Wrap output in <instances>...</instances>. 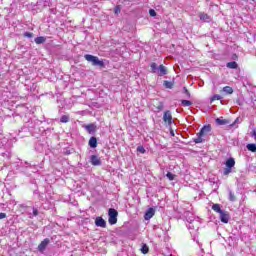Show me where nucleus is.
<instances>
[{
    "instance_id": "1",
    "label": "nucleus",
    "mask_w": 256,
    "mask_h": 256,
    "mask_svg": "<svg viewBox=\"0 0 256 256\" xmlns=\"http://www.w3.org/2000/svg\"><path fill=\"white\" fill-rule=\"evenodd\" d=\"M84 59L88 61V63H92L94 67H105V62L103 60H99V57L91 55V54H85Z\"/></svg>"
},
{
    "instance_id": "2",
    "label": "nucleus",
    "mask_w": 256,
    "mask_h": 256,
    "mask_svg": "<svg viewBox=\"0 0 256 256\" xmlns=\"http://www.w3.org/2000/svg\"><path fill=\"white\" fill-rule=\"evenodd\" d=\"M209 133H211V125L203 126L200 132L198 133L197 138H194V143H203V137H205V135H209Z\"/></svg>"
},
{
    "instance_id": "3",
    "label": "nucleus",
    "mask_w": 256,
    "mask_h": 256,
    "mask_svg": "<svg viewBox=\"0 0 256 256\" xmlns=\"http://www.w3.org/2000/svg\"><path fill=\"white\" fill-rule=\"evenodd\" d=\"M119 215V212L115 210V208H109L108 210V223L110 225H115L117 223V217Z\"/></svg>"
},
{
    "instance_id": "4",
    "label": "nucleus",
    "mask_w": 256,
    "mask_h": 256,
    "mask_svg": "<svg viewBox=\"0 0 256 256\" xmlns=\"http://www.w3.org/2000/svg\"><path fill=\"white\" fill-rule=\"evenodd\" d=\"M188 230L190 231L193 241H196L199 245V240L197 239V235H199V226H188Z\"/></svg>"
},
{
    "instance_id": "5",
    "label": "nucleus",
    "mask_w": 256,
    "mask_h": 256,
    "mask_svg": "<svg viewBox=\"0 0 256 256\" xmlns=\"http://www.w3.org/2000/svg\"><path fill=\"white\" fill-rule=\"evenodd\" d=\"M50 240L49 238L44 239L39 245H38V251L40 253H45V250L47 249V245H49Z\"/></svg>"
},
{
    "instance_id": "6",
    "label": "nucleus",
    "mask_w": 256,
    "mask_h": 256,
    "mask_svg": "<svg viewBox=\"0 0 256 256\" xmlns=\"http://www.w3.org/2000/svg\"><path fill=\"white\" fill-rule=\"evenodd\" d=\"M163 121L168 125H171V123H173V116L171 115V111L167 110L164 112Z\"/></svg>"
},
{
    "instance_id": "7",
    "label": "nucleus",
    "mask_w": 256,
    "mask_h": 256,
    "mask_svg": "<svg viewBox=\"0 0 256 256\" xmlns=\"http://www.w3.org/2000/svg\"><path fill=\"white\" fill-rule=\"evenodd\" d=\"M200 21H203L204 23H210L211 22V16L205 12L199 13Z\"/></svg>"
},
{
    "instance_id": "8",
    "label": "nucleus",
    "mask_w": 256,
    "mask_h": 256,
    "mask_svg": "<svg viewBox=\"0 0 256 256\" xmlns=\"http://www.w3.org/2000/svg\"><path fill=\"white\" fill-rule=\"evenodd\" d=\"M91 165H94V167H97L101 165V159L97 155H92L90 158Z\"/></svg>"
},
{
    "instance_id": "9",
    "label": "nucleus",
    "mask_w": 256,
    "mask_h": 256,
    "mask_svg": "<svg viewBox=\"0 0 256 256\" xmlns=\"http://www.w3.org/2000/svg\"><path fill=\"white\" fill-rule=\"evenodd\" d=\"M220 221L222 223H229V213L222 211V213H220Z\"/></svg>"
},
{
    "instance_id": "10",
    "label": "nucleus",
    "mask_w": 256,
    "mask_h": 256,
    "mask_svg": "<svg viewBox=\"0 0 256 256\" xmlns=\"http://www.w3.org/2000/svg\"><path fill=\"white\" fill-rule=\"evenodd\" d=\"M153 215H155V209L149 208L144 215V219H146V221H148V219H151L153 217Z\"/></svg>"
},
{
    "instance_id": "11",
    "label": "nucleus",
    "mask_w": 256,
    "mask_h": 256,
    "mask_svg": "<svg viewBox=\"0 0 256 256\" xmlns=\"http://www.w3.org/2000/svg\"><path fill=\"white\" fill-rule=\"evenodd\" d=\"M88 145H89V147H91V149H96V147H97V138L95 136H92L89 139Z\"/></svg>"
},
{
    "instance_id": "12",
    "label": "nucleus",
    "mask_w": 256,
    "mask_h": 256,
    "mask_svg": "<svg viewBox=\"0 0 256 256\" xmlns=\"http://www.w3.org/2000/svg\"><path fill=\"white\" fill-rule=\"evenodd\" d=\"M158 75L160 77H163V75H167V68L161 64L159 67H158Z\"/></svg>"
},
{
    "instance_id": "13",
    "label": "nucleus",
    "mask_w": 256,
    "mask_h": 256,
    "mask_svg": "<svg viewBox=\"0 0 256 256\" xmlns=\"http://www.w3.org/2000/svg\"><path fill=\"white\" fill-rule=\"evenodd\" d=\"M226 167H228L229 169H233V167H235V159L234 158H229L226 163H225Z\"/></svg>"
},
{
    "instance_id": "14",
    "label": "nucleus",
    "mask_w": 256,
    "mask_h": 256,
    "mask_svg": "<svg viewBox=\"0 0 256 256\" xmlns=\"http://www.w3.org/2000/svg\"><path fill=\"white\" fill-rule=\"evenodd\" d=\"M45 41H47V38H45L43 36H39V37L35 38L36 45H41V44L45 43Z\"/></svg>"
},
{
    "instance_id": "15",
    "label": "nucleus",
    "mask_w": 256,
    "mask_h": 256,
    "mask_svg": "<svg viewBox=\"0 0 256 256\" xmlns=\"http://www.w3.org/2000/svg\"><path fill=\"white\" fill-rule=\"evenodd\" d=\"M223 93L226 95H233V88L231 86H225L222 89Z\"/></svg>"
},
{
    "instance_id": "16",
    "label": "nucleus",
    "mask_w": 256,
    "mask_h": 256,
    "mask_svg": "<svg viewBox=\"0 0 256 256\" xmlns=\"http://www.w3.org/2000/svg\"><path fill=\"white\" fill-rule=\"evenodd\" d=\"M84 127H85L86 131H88V133H90V134L91 133H95L96 127H95L94 124H88V125H86Z\"/></svg>"
},
{
    "instance_id": "17",
    "label": "nucleus",
    "mask_w": 256,
    "mask_h": 256,
    "mask_svg": "<svg viewBox=\"0 0 256 256\" xmlns=\"http://www.w3.org/2000/svg\"><path fill=\"white\" fill-rule=\"evenodd\" d=\"M226 67H227L228 69H237V67H239V65L237 64V62L232 61V62H228V63L226 64Z\"/></svg>"
},
{
    "instance_id": "18",
    "label": "nucleus",
    "mask_w": 256,
    "mask_h": 256,
    "mask_svg": "<svg viewBox=\"0 0 256 256\" xmlns=\"http://www.w3.org/2000/svg\"><path fill=\"white\" fill-rule=\"evenodd\" d=\"M95 225H107V222L103 217H97L95 220Z\"/></svg>"
},
{
    "instance_id": "19",
    "label": "nucleus",
    "mask_w": 256,
    "mask_h": 256,
    "mask_svg": "<svg viewBox=\"0 0 256 256\" xmlns=\"http://www.w3.org/2000/svg\"><path fill=\"white\" fill-rule=\"evenodd\" d=\"M216 123H217V125H229V120L217 118Z\"/></svg>"
},
{
    "instance_id": "20",
    "label": "nucleus",
    "mask_w": 256,
    "mask_h": 256,
    "mask_svg": "<svg viewBox=\"0 0 256 256\" xmlns=\"http://www.w3.org/2000/svg\"><path fill=\"white\" fill-rule=\"evenodd\" d=\"M212 209L215 211V213H223V210L221 209V205L219 204H213L212 205Z\"/></svg>"
},
{
    "instance_id": "21",
    "label": "nucleus",
    "mask_w": 256,
    "mask_h": 256,
    "mask_svg": "<svg viewBox=\"0 0 256 256\" xmlns=\"http://www.w3.org/2000/svg\"><path fill=\"white\" fill-rule=\"evenodd\" d=\"M246 147H247L248 151H251V153H256V144H253V143L247 144Z\"/></svg>"
},
{
    "instance_id": "22",
    "label": "nucleus",
    "mask_w": 256,
    "mask_h": 256,
    "mask_svg": "<svg viewBox=\"0 0 256 256\" xmlns=\"http://www.w3.org/2000/svg\"><path fill=\"white\" fill-rule=\"evenodd\" d=\"M164 87H166V89H173V86L175 85L173 82H169L167 80H164Z\"/></svg>"
},
{
    "instance_id": "23",
    "label": "nucleus",
    "mask_w": 256,
    "mask_h": 256,
    "mask_svg": "<svg viewBox=\"0 0 256 256\" xmlns=\"http://www.w3.org/2000/svg\"><path fill=\"white\" fill-rule=\"evenodd\" d=\"M141 252L143 255H147V253H149V246H147V244H143L141 247Z\"/></svg>"
},
{
    "instance_id": "24",
    "label": "nucleus",
    "mask_w": 256,
    "mask_h": 256,
    "mask_svg": "<svg viewBox=\"0 0 256 256\" xmlns=\"http://www.w3.org/2000/svg\"><path fill=\"white\" fill-rule=\"evenodd\" d=\"M229 201H231L232 203L237 201V197L235 196V193H233V191L229 192V197H228Z\"/></svg>"
},
{
    "instance_id": "25",
    "label": "nucleus",
    "mask_w": 256,
    "mask_h": 256,
    "mask_svg": "<svg viewBox=\"0 0 256 256\" xmlns=\"http://www.w3.org/2000/svg\"><path fill=\"white\" fill-rule=\"evenodd\" d=\"M151 73H157V63L153 62L150 64Z\"/></svg>"
},
{
    "instance_id": "26",
    "label": "nucleus",
    "mask_w": 256,
    "mask_h": 256,
    "mask_svg": "<svg viewBox=\"0 0 256 256\" xmlns=\"http://www.w3.org/2000/svg\"><path fill=\"white\" fill-rule=\"evenodd\" d=\"M181 103H182L183 107H191V105H193V102H191L189 100H181Z\"/></svg>"
},
{
    "instance_id": "27",
    "label": "nucleus",
    "mask_w": 256,
    "mask_h": 256,
    "mask_svg": "<svg viewBox=\"0 0 256 256\" xmlns=\"http://www.w3.org/2000/svg\"><path fill=\"white\" fill-rule=\"evenodd\" d=\"M60 123H69V116L63 115V116L60 118Z\"/></svg>"
},
{
    "instance_id": "28",
    "label": "nucleus",
    "mask_w": 256,
    "mask_h": 256,
    "mask_svg": "<svg viewBox=\"0 0 256 256\" xmlns=\"http://www.w3.org/2000/svg\"><path fill=\"white\" fill-rule=\"evenodd\" d=\"M213 101H221V95L219 94L213 95L211 98V103H213Z\"/></svg>"
},
{
    "instance_id": "29",
    "label": "nucleus",
    "mask_w": 256,
    "mask_h": 256,
    "mask_svg": "<svg viewBox=\"0 0 256 256\" xmlns=\"http://www.w3.org/2000/svg\"><path fill=\"white\" fill-rule=\"evenodd\" d=\"M166 177L169 179V181L175 180V175L171 172H167Z\"/></svg>"
},
{
    "instance_id": "30",
    "label": "nucleus",
    "mask_w": 256,
    "mask_h": 256,
    "mask_svg": "<svg viewBox=\"0 0 256 256\" xmlns=\"http://www.w3.org/2000/svg\"><path fill=\"white\" fill-rule=\"evenodd\" d=\"M23 37H27L28 39H32V37H34L33 32H25L23 34Z\"/></svg>"
},
{
    "instance_id": "31",
    "label": "nucleus",
    "mask_w": 256,
    "mask_h": 256,
    "mask_svg": "<svg viewBox=\"0 0 256 256\" xmlns=\"http://www.w3.org/2000/svg\"><path fill=\"white\" fill-rule=\"evenodd\" d=\"M149 15H150L151 17H157V12H155L154 9H150V10H149Z\"/></svg>"
},
{
    "instance_id": "32",
    "label": "nucleus",
    "mask_w": 256,
    "mask_h": 256,
    "mask_svg": "<svg viewBox=\"0 0 256 256\" xmlns=\"http://www.w3.org/2000/svg\"><path fill=\"white\" fill-rule=\"evenodd\" d=\"M137 151H138V153L144 154L145 153V148L143 146H138Z\"/></svg>"
},
{
    "instance_id": "33",
    "label": "nucleus",
    "mask_w": 256,
    "mask_h": 256,
    "mask_svg": "<svg viewBox=\"0 0 256 256\" xmlns=\"http://www.w3.org/2000/svg\"><path fill=\"white\" fill-rule=\"evenodd\" d=\"M114 13H115L116 15H119V13H121V7L116 6V7L114 8Z\"/></svg>"
},
{
    "instance_id": "34",
    "label": "nucleus",
    "mask_w": 256,
    "mask_h": 256,
    "mask_svg": "<svg viewBox=\"0 0 256 256\" xmlns=\"http://www.w3.org/2000/svg\"><path fill=\"white\" fill-rule=\"evenodd\" d=\"M231 169H232V168L226 167V168L224 169V175H229V173H231Z\"/></svg>"
},
{
    "instance_id": "35",
    "label": "nucleus",
    "mask_w": 256,
    "mask_h": 256,
    "mask_svg": "<svg viewBox=\"0 0 256 256\" xmlns=\"http://www.w3.org/2000/svg\"><path fill=\"white\" fill-rule=\"evenodd\" d=\"M154 229L156 231H162V233H165V230H163V228H159L158 226H154Z\"/></svg>"
},
{
    "instance_id": "36",
    "label": "nucleus",
    "mask_w": 256,
    "mask_h": 256,
    "mask_svg": "<svg viewBox=\"0 0 256 256\" xmlns=\"http://www.w3.org/2000/svg\"><path fill=\"white\" fill-rule=\"evenodd\" d=\"M33 215L35 217H37V215H39V210H37L36 208L33 209Z\"/></svg>"
},
{
    "instance_id": "37",
    "label": "nucleus",
    "mask_w": 256,
    "mask_h": 256,
    "mask_svg": "<svg viewBox=\"0 0 256 256\" xmlns=\"http://www.w3.org/2000/svg\"><path fill=\"white\" fill-rule=\"evenodd\" d=\"M185 89V94L187 95V97H191V93L189 92V90H187V88H184Z\"/></svg>"
},
{
    "instance_id": "38",
    "label": "nucleus",
    "mask_w": 256,
    "mask_h": 256,
    "mask_svg": "<svg viewBox=\"0 0 256 256\" xmlns=\"http://www.w3.org/2000/svg\"><path fill=\"white\" fill-rule=\"evenodd\" d=\"M5 217H7V214H5V213H0V219H5Z\"/></svg>"
},
{
    "instance_id": "39",
    "label": "nucleus",
    "mask_w": 256,
    "mask_h": 256,
    "mask_svg": "<svg viewBox=\"0 0 256 256\" xmlns=\"http://www.w3.org/2000/svg\"><path fill=\"white\" fill-rule=\"evenodd\" d=\"M252 137H254V140L256 141V130L252 131Z\"/></svg>"
},
{
    "instance_id": "40",
    "label": "nucleus",
    "mask_w": 256,
    "mask_h": 256,
    "mask_svg": "<svg viewBox=\"0 0 256 256\" xmlns=\"http://www.w3.org/2000/svg\"><path fill=\"white\" fill-rule=\"evenodd\" d=\"M170 134L172 135V137H175V132H173V130L170 131Z\"/></svg>"
},
{
    "instance_id": "41",
    "label": "nucleus",
    "mask_w": 256,
    "mask_h": 256,
    "mask_svg": "<svg viewBox=\"0 0 256 256\" xmlns=\"http://www.w3.org/2000/svg\"><path fill=\"white\" fill-rule=\"evenodd\" d=\"M100 227H105V225H100Z\"/></svg>"
}]
</instances>
